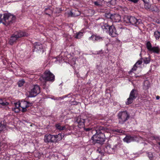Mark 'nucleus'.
Wrapping results in <instances>:
<instances>
[{
    "label": "nucleus",
    "mask_w": 160,
    "mask_h": 160,
    "mask_svg": "<svg viewBox=\"0 0 160 160\" xmlns=\"http://www.w3.org/2000/svg\"><path fill=\"white\" fill-rule=\"evenodd\" d=\"M156 99L157 100H158L160 98V97L159 96H157L156 97Z\"/></svg>",
    "instance_id": "79ce46f5"
},
{
    "label": "nucleus",
    "mask_w": 160,
    "mask_h": 160,
    "mask_svg": "<svg viewBox=\"0 0 160 160\" xmlns=\"http://www.w3.org/2000/svg\"><path fill=\"white\" fill-rule=\"evenodd\" d=\"M116 131L119 133H122V131L121 129H117V130H116Z\"/></svg>",
    "instance_id": "a19ab883"
},
{
    "label": "nucleus",
    "mask_w": 160,
    "mask_h": 160,
    "mask_svg": "<svg viewBox=\"0 0 160 160\" xmlns=\"http://www.w3.org/2000/svg\"><path fill=\"white\" fill-rule=\"evenodd\" d=\"M138 92L137 90L132 89L130 93L129 97L127 99V101L126 102V104L128 105L131 103L133 100L135 99L137 97Z\"/></svg>",
    "instance_id": "6e6552de"
},
{
    "label": "nucleus",
    "mask_w": 160,
    "mask_h": 160,
    "mask_svg": "<svg viewBox=\"0 0 160 160\" xmlns=\"http://www.w3.org/2000/svg\"><path fill=\"white\" fill-rule=\"evenodd\" d=\"M154 35L156 39H158L160 37V32L158 31H155L154 33Z\"/></svg>",
    "instance_id": "6ab92c4d"
},
{
    "label": "nucleus",
    "mask_w": 160,
    "mask_h": 160,
    "mask_svg": "<svg viewBox=\"0 0 160 160\" xmlns=\"http://www.w3.org/2000/svg\"><path fill=\"white\" fill-rule=\"evenodd\" d=\"M92 139L96 142L102 144L105 140V136L104 134H95L92 138Z\"/></svg>",
    "instance_id": "20e7f679"
},
{
    "label": "nucleus",
    "mask_w": 160,
    "mask_h": 160,
    "mask_svg": "<svg viewBox=\"0 0 160 160\" xmlns=\"http://www.w3.org/2000/svg\"><path fill=\"white\" fill-rule=\"evenodd\" d=\"M82 36L83 32H78L77 33L75 37V38L77 39H79Z\"/></svg>",
    "instance_id": "aec40b11"
},
{
    "label": "nucleus",
    "mask_w": 160,
    "mask_h": 160,
    "mask_svg": "<svg viewBox=\"0 0 160 160\" xmlns=\"http://www.w3.org/2000/svg\"><path fill=\"white\" fill-rule=\"evenodd\" d=\"M15 17L9 14H4L1 17L0 22L5 25L12 23L15 19Z\"/></svg>",
    "instance_id": "f257e3e1"
},
{
    "label": "nucleus",
    "mask_w": 160,
    "mask_h": 160,
    "mask_svg": "<svg viewBox=\"0 0 160 160\" xmlns=\"http://www.w3.org/2000/svg\"><path fill=\"white\" fill-rule=\"evenodd\" d=\"M142 60H139L137 62L136 64H135V66L137 65H140L142 63Z\"/></svg>",
    "instance_id": "f704fd0d"
},
{
    "label": "nucleus",
    "mask_w": 160,
    "mask_h": 160,
    "mask_svg": "<svg viewBox=\"0 0 160 160\" xmlns=\"http://www.w3.org/2000/svg\"><path fill=\"white\" fill-rule=\"evenodd\" d=\"M44 12L46 14L50 16V14L52 13V11L49 8H48L45 9Z\"/></svg>",
    "instance_id": "f3484780"
},
{
    "label": "nucleus",
    "mask_w": 160,
    "mask_h": 160,
    "mask_svg": "<svg viewBox=\"0 0 160 160\" xmlns=\"http://www.w3.org/2000/svg\"><path fill=\"white\" fill-rule=\"evenodd\" d=\"M27 103L26 104V106H28V107L32 106V103L29 102H27Z\"/></svg>",
    "instance_id": "c9c22d12"
},
{
    "label": "nucleus",
    "mask_w": 160,
    "mask_h": 160,
    "mask_svg": "<svg viewBox=\"0 0 160 160\" xmlns=\"http://www.w3.org/2000/svg\"><path fill=\"white\" fill-rule=\"evenodd\" d=\"M149 83L148 81L146 80L144 82V86L146 89H148L149 86Z\"/></svg>",
    "instance_id": "4be33fe9"
},
{
    "label": "nucleus",
    "mask_w": 160,
    "mask_h": 160,
    "mask_svg": "<svg viewBox=\"0 0 160 160\" xmlns=\"http://www.w3.org/2000/svg\"><path fill=\"white\" fill-rule=\"evenodd\" d=\"M80 12L78 10H76L74 12L72 11H71L69 13V15L72 17H77L79 16L80 14Z\"/></svg>",
    "instance_id": "2eb2a0df"
},
{
    "label": "nucleus",
    "mask_w": 160,
    "mask_h": 160,
    "mask_svg": "<svg viewBox=\"0 0 160 160\" xmlns=\"http://www.w3.org/2000/svg\"><path fill=\"white\" fill-rule=\"evenodd\" d=\"M158 143L160 146V142H158Z\"/></svg>",
    "instance_id": "a18cd8bd"
},
{
    "label": "nucleus",
    "mask_w": 160,
    "mask_h": 160,
    "mask_svg": "<svg viewBox=\"0 0 160 160\" xmlns=\"http://www.w3.org/2000/svg\"><path fill=\"white\" fill-rule=\"evenodd\" d=\"M40 92V88L38 85H35L31 89L29 92V94L28 97H34L39 93Z\"/></svg>",
    "instance_id": "0eeeda50"
},
{
    "label": "nucleus",
    "mask_w": 160,
    "mask_h": 160,
    "mask_svg": "<svg viewBox=\"0 0 160 160\" xmlns=\"http://www.w3.org/2000/svg\"><path fill=\"white\" fill-rule=\"evenodd\" d=\"M129 1L133 2L134 3H137L139 0H128Z\"/></svg>",
    "instance_id": "ea45409f"
},
{
    "label": "nucleus",
    "mask_w": 160,
    "mask_h": 160,
    "mask_svg": "<svg viewBox=\"0 0 160 160\" xmlns=\"http://www.w3.org/2000/svg\"><path fill=\"white\" fill-rule=\"evenodd\" d=\"M98 151L99 152V153H101V151H99V149H98Z\"/></svg>",
    "instance_id": "c03bdc74"
},
{
    "label": "nucleus",
    "mask_w": 160,
    "mask_h": 160,
    "mask_svg": "<svg viewBox=\"0 0 160 160\" xmlns=\"http://www.w3.org/2000/svg\"><path fill=\"white\" fill-rule=\"evenodd\" d=\"M25 83V81L23 80L19 81L18 82V85L19 87H21Z\"/></svg>",
    "instance_id": "bb28decb"
},
{
    "label": "nucleus",
    "mask_w": 160,
    "mask_h": 160,
    "mask_svg": "<svg viewBox=\"0 0 160 160\" xmlns=\"http://www.w3.org/2000/svg\"><path fill=\"white\" fill-rule=\"evenodd\" d=\"M94 4L95 5L98 6L99 7H101L102 6V4L96 1L94 2Z\"/></svg>",
    "instance_id": "c756f323"
},
{
    "label": "nucleus",
    "mask_w": 160,
    "mask_h": 160,
    "mask_svg": "<svg viewBox=\"0 0 160 160\" xmlns=\"http://www.w3.org/2000/svg\"><path fill=\"white\" fill-rule=\"evenodd\" d=\"M150 51L158 53L160 51V49L158 47H154L152 48Z\"/></svg>",
    "instance_id": "dca6fc26"
},
{
    "label": "nucleus",
    "mask_w": 160,
    "mask_h": 160,
    "mask_svg": "<svg viewBox=\"0 0 160 160\" xmlns=\"http://www.w3.org/2000/svg\"><path fill=\"white\" fill-rule=\"evenodd\" d=\"M6 128V127L5 125L0 122V132L4 130Z\"/></svg>",
    "instance_id": "5701e85b"
},
{
    "label": "nucleus",
    "mask_w": 160,
    "mask_h": 160,
    "mask_svg": "<svg viewBox=\"0 0 160 160\" xmlns=\"http://www.w3.org/2000/svg\"><path fill=\"white\" fill-rule=\"evenodd\" d=\"M42 78L44 80L47 81H53L54 79V75L50 71H46L44 75L42 76Z\"/></svg>",
    "instance_id": "1a4fd4ad"
},
{
    "label": "nucleus",
    "mask_w": 160,
    "mask_h": 160,
    "mask_svg": "<svg viewBox=\"0 0 160 160\" xmlns=\"http://www.w3.org/2000/svg\"><path fill=\"white\" fill-rule=\"evenodd\" d=\"M28 106H25V107L21 108H22V112H24L26 111H27L26 108H28Z\"/></svg>",
    "instance_id": "72a5a7b5"
},
{
    "label": "nucleus",
    "mask_w": 160,
    "mask_h": 160,
    "mask_svg": "<svg viewBox=\"0 0 160 160\" xmlns=\"http://www.w3.org/2000/svg\"><path fill=\"white\" fill-rule=\"evenodd\" d=\"M15 107L14 108H19L20 107V103L19 102H18L14 103Z\"/></svg>",
    "instance_id": "c85d7f7f"
},
{
    "label": "nucleus",
    "mask_w": 160,
    "mask_h": 160,
    "mask_svg": "<svg viewBox=\"0 0 160 160\" xmlns=\"http://www.w3.org/2000/svg\"><path fill=\"white\" fill-rule=\"evenodd\" d=\"M109 34L112 37H116L118 33H117L116 29L115 28L112 26H111L109 27Z\"/></svg>",
    "instance_id": "9d476101"
},
{
    "label": "nucleus",
    "mask_w": 160,
    "mask_h": 160,
    "mask_svg": "<svg viewBox=\"0 0 160 160\" xmlns=\"http://www.w3.org/2000/svg\"><path fill=\"white\" fill-rule=\"evenodd\" d=\"M28 34L25 32L20 31L16 34L12 35L10 38L9 42L10 44L12 45L16 42V41L18 38L22 37L28 36Z\"/></svg>",
    "instance_id": "f03ea898"
},
{
    "label": "nucleus",
    "mask_w": 160,
    "mask_h": 160,
    "mask_svg": "<svg viewBox=\"0 0 160 160\" xmlns=\"http://www.w3.org/2000/svg\"><path fill=\"white\" fill-rule=\"evenodd\" d=\"M20 103V107L21 108L25 107L26 106V104H27V102L26 101H24L23 102H22Z\"/></svg>",
    "instance_id": "cd10ccee"
},
{
    "label": "nucleus",
    "mask_w": 160,
    "mask_h": 160,
    "mask_svg": "<svg viewBox=\"0 0 160 160\" xmlns=\"http://www.w3.org/2000/svg\"><path fill=\"white\" fill-rule=\"evenodd\" d=\"M95 40H98L99 39H102V38L101 37H100L99 36H95Z\"/></svg>",
    "instance_id": "e433bc0d"
},
{
    "label": "nucleus",
    "mask_w": 160,
    "mask_h": 160,
    "mask_svg": "<svg viewBox=\"0 0 160 160\" xmlns=\"http://www.w3.org/2000/svg\"><path fill=\"white\" fill-rule=\"evenodd\" d=\"M124 21L127 23H130L132 25L137 26L142 23V20L140 19H137L134 17L131 16H125L124 18Z\"/></svg>",
    "instance_id": "7ed1b4c3"
},
{
    "label": "nucleus",
    "mask_w": 160,
    "mask_h": 160,
    "mask_svg": "<svg viewBox=\"0 0 160 160\" xmlns=\"http://www.w3.org/2000/svg\"><path fill=\"white\" fill-rule=\"evenodd\" d=\"M56 126L57 128L60 131L64 130L66 128L65 126L61 127L59 124H56Z\"/></svg>",
    "instance_id": "a211bd4d"
},
{
    "label": "nucleus",
    "mask_w": 160,
    "mask_h": 160,
    "mask_svg": "<svg viewBox=\"0 0 160 160\" xmlns=\"http://www.w3.org/2000/svg\"><path fill=\"white\" fill-rule=\"evenodd\" d=\"M110 18L115 22H119L121 20V16L118 14H114L110 15Z\"/></svg>",
    "instance_id": "f8f14e48"
},
{
    "label": "nucleus",
    "mask_w": 160,
    "mask_h": 160,
    "mask_svg": "<svg viewBox=\"0 0 160 160\" xmlns=\"http://www.w3.org/2000/svg\"><path fill=\"white\" fill-rule=\"evenodd\" d=\"M104 151L109 154H112L114 152L115 148L114 147H112L110 144H108L104 148Z\"/></svg>",
    "instance_id": "9b49d317"
},
{
    "label": "nucleus",
    "mask_w": 160,
    "mask_h": 160,
    "mask_svg": "<svg viewBox=\"0 0 160 160\" xmlns=\"http://www.w3.org/2000/svg\"><path fill=\"white\" fill-rule=\"evenodd\" d=\"M134 137H132L130 136H127L124 139L123 141L127 143L130 142L131 141L135 140Z\"/></svg>",
    "instance_id": "4468645a"
},
{
    "label": "nucleus",
    "mask_w": 160,
    "mask_h": 160,
    "mask_svg": "<svg viewBox=\"0 0 160 160\" xmlns=\"http://www.w3.org/2000/svg\"><path fill=\"white\" fill-rule=\"evenodd\" d=\"M105 130V128H104L102 127H99L98 129H97L96 130H93L92 131V132H96V134H104Z\"/></svg>",
    "instance_id": "ddd939ff"
},
{
    "label": "nucleus",
    "mask_w": 160,
    "mask_h": 160,
    "mask_svg": "<svg viewBox=\"0 0 160 160\" xmlns=\"http://www.w3.org/2000/svg\"><path fill=\"white\" fill-rule=\"evenodd\" d=\"M146 46L147 48L150 51V50L152 48L150 42H148L147 43Z\"/></svg>",
    "instance_id": "393cba45"
},
{
    "label": "nucleus",
    "mask_w": 160,
    "mask_h": 160,
    "mask_svg": "<svg viewBox=\"0 0 160 160\" xmlns=\"http://www.w3.org/2000/svg\"><path fill=\"white\" fill-rule=\"evenodd\" d=\"M143 62L145 64L149 63L150 61V58L149 57L145 58L143 59Z\"/></svg>",
    "instance_id": "b1692460"
},
{
    "label": "nucleus",
    "mask_w": 160,
    "mask_h": 160,
    "mask_svg": "<svg viewBox=\"0 0 160 160\" xmlns=\"http://www.w3.org/2000/svg\"><path fill=\"white\" fill-rule=\"evenodd\" d=\"M77 122L78 123L82 124V123H84L85 122V121L84 119H81L78 118L77 120Z\"/></svg>",
    "instance_id": "a878e982"
},
{
    "label": "nucleus",
    "mask_w": 160,
    "mask_h": 160,
    "mask_svg": "<svg viewBox=\"0 0 160 160\" xmlns=\"http://www.w3.org/2000/svg\"><path fill=\"white\" fill-rule=\"evenodd\" d=\"M151 9L152 11H154L156 12H158V7L156 6H154L153 8H151Z\"/></svg>",
    "instance_id": "7c9ffc66"
},
{
    "label": "nucleus",
    "mask_w": 160,
    "mask_h": 160,
    "mask_svg": "<svg viewBox=\"0 0 160 160\" xmlns=\"http://www.w3.org/2000/svg\"><path fill=\"white\" fill-rule=\"evenodd\" d=\"M137 67L136 66H135V65H134L133 68H132V70L131 71V72H133V71H135Z\"/></svg>",
    "instance_id": "4c0bfd02"
},
{
    "label": "nucleus",
    "mask_w": 160,
    "mask_h": 160,
    "mask_svg": "<svg viewBox=\"0 0 160 160\" xmlns=\"http://www.w3.org/2000/svg\"><path fill=\"white\" fill-rule=\"evenodd\" d=\"M118 117L120 122H124L129 119L130 115L126 111H125L119 112Z\"/></svg>",
    "instance_id": "39448f33"
},
{
    "label": "nucleus",
    "mask_w": 160,
    "mask_h": 160,
    "mask_svg": "<svg viewBox=\"0 0 160 160\" xmlns=\"http://www.w3.org/2000/svg\"><path fill=\"white\" fill-rule=\"evenodd\" d=\"M59 135H53L51 134L46 135L45 136L44 141L47 143L49 142H56L57 141V138Z\"/></svg>",
    "instance_id": "423d86ee"
},
{
    "label": "nucleus",
    "mask_w": 160,
    "mask_h": 160,
    "mask_svg": "<svg viewBox=\"0 0 160 160\" xmlns=\"http://www.w3.org/2000/svg\"><path fill=\"white\" fill-rule=\"evenodd\" d=\"M94 35H92V36H91V38H92V37H94Z\"/></svg>",
    "instance_id": "37998d69"
},
{
    "label": "nucleus",
    "mask_w": 160,
    "mask_h": 160,
    "mask_svg": "<svg viewBox=\"0 0 160 160\" xmlns=\"http://www.w3.org/2000/svg\"><path fill=\"white\" fill-rule=\"evenodd\" d=\"M143 2H144L145 5H148V8H149L150 7H149L148 5V3H149V0H142Z\"/></svg>",
    "instance_id": "473e14b6"
},
{
    "label": "nucleus",
    "mask_w": 160,
    "mask_h": 160,
    "mask_svg": "<svg viewBox=\"0 0 160 160\" xmlns=\"http://www.w3.org/2000/svg\"><path fill=\"white\" fill-rule=\"evenodd\" d=\"M158 1H159L160 0H158Z\"/></svg>",
    "instance_id": "49530a36"
},
{
    "label": "nucleus",
    "mask_w": 160,
    "mask_h": 160,
    "mask_svg": "<svg viewBox=\"0 0 160 160\" xmlns=\"http://www.w3.org/2000/svg\"><path fill=\"white\" fill-rule=\"evenodd\" d=\"M0 104L2 105V106H6L8 104V103L7 102L3 101L2 99H0Z\"/></svg>",
    "instance_id": "412c9836"
},
{
    "label": "nucleus",
    "mask_w": 160,
    "mask_h": 160,
    "mask_svg": "<svg viewBox=\"0 0 160 160\" xmlns=\"http://www.w3.org/2000/svg\"><path fill=\"white\" fill-rule=\"evenodd\" d=\"M84 129L86 131H91L92 130V128H84Z\"/></svg>",
    "instance_id": "58836bf2"
},
{
    "label": "nucleus",
    "mask_w": 160,
    "mask_h": 160,
    "mask_svg": "<svg viewBox=\"0 0 160 160\" xmlns=\"http://www.w3.org/2000/svg\"><path fill=\"white\" fill-rule=\"evenodd\" d=\"M12 110L13 111H14L15 112H18L20 111L19 108H12Z\"/></svg>",
    "instance_id": "2f4dec72"
}]
</instances>
